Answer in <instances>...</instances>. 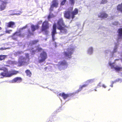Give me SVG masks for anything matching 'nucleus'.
Wrapping results in <instances>:
<instances>
[{
  "instance_id": "1",
  "label": "nucleus",
  "mask_w": 122,
  "mask_h": 122,
  "mask_svg": "<svg viewBox=\"0 0 122 122\" xmlns=\"http://www.w3.org/2000/svg\"><path fill=\"white\" fill-rule=\"evenodd\" d=\"M57 29L60 30V33L62 34H66L68 32L67 28L68 27L65 25L62 18H60L57 20Z\"/></svg>"
},
{
  "instance_id": "2",
  "label": "nucleus",
  "mask_w": 122,
  "mask_h": 122,
  "mask_svg": "<svg viewBox=\"0 0 122 122\" xmlns=\"http://www.w3.org/2000/svg\"><path fill=\"white\" fill-rule=\"evenodd\" d=\"M73 7L70 8V10L65 11L64 12V17L67 19H70L71 18L72 19H74L75 17V15L78 14V9L75 8L74 10Z\"/></svg>"
},
{
  "instance_id": "3",
  "label": "nucleus",
  "mask_w": 122,
  "mask_h": 122,
  "mask_svg": "<svg viewBox=\"0 0 122 122\" xmlns=\"http://www.w3.org/2000/svg\"><path fill=\"white\" fill-rule=\"evenodd\" d=\"M49 28V24L48 21L45 20L42 23L41 26V30L42 31H44L46 34L48 33V30Z\"/></svg>"
},
{
  "instance_id": "4",
  "label": "nucleus",
  "mask_w": 122,
  "mask_h": 122,
  "mask_svg": "<svg viewBox=\"0 0 122 122\" xmlns=\"http://www.w3.org/2000/svg\"><path fill=\"white\" fill-rule=\"evenodd\" d=\"M0 71H3V72H2L6 73V74L12 75L17 74L19 73L18 71H8L7 68L5 67H0Z\"/></svg>"
},
{
  "instance_id": "5",
  "label": "nucleus",
  "mask_w": 122,
  "mask_h": 122,
  "mask_svg": "<svg viewBox=\"0 0 122 122\" xmlns=\"http://www.w3.org/2000/svg\"><path fill=\"white\" fill-rule=\"evenodd\" d=\"M67 51L64 52L65 56L69 58H71V55L74 52V49L73 48H68L66 49Z\"/></svg>"
},
{
  "instance_id": "6",
  "label": "nucleus",
  "mask_w": 122,
  "mask_h": 122,
  "mask_svg": "<svg viewBox=\"0 0 122 122\" xmlns=\"http://www.w3.org/2000/svg\"><path fill=\"white\" fill-rule=\"evenodd\" d=\"M51 3L49 9L50 12L53 11L54 7L57 8L59 5L58 0H53Z\"/></svg>"
},
{
  "instance_id": "7",
  "label": "nucleus",
  "mask_w": 122,
  "mask_h": 122,
  "mask_svg": "<svg viewBox=\"0 0 122 122\" xmlns=\"http://www.w3.org/2000/svg\"><path fill=\"white\" fill-rule=\"evenodd\" d=\"M40 56L41 59L39 61L40 63H41L45 61L47 57V54L46 52L44 51H43L40 54Z\"/></svg>"
},
{
  "instance_id": "8",
  "label": "nucleus",
  "mask_w": 122,
  "mask_h": 122,
  "mask_svg": "<svg viewBox=\"0 0 122 122\" xmlns=\"http://www.w3.org/2000/svg\"><path fill=\"white\" fill-rule=\"evenodd\" d=\"M18 36L23 37V36L19 31L16 32L11 36L12 38L15 40H17Z\"/></svg>"
},
{
  "instance_id": "9",
  "label": "nucleus",
  "mask_w": 122,
  "mask_h": 122,
  "mask_svg": "<svg viewBox=\"0 0 122 122\" xmlns=\"http://www.w3.org/2000/svg\"><path fill=\"white\" fill-rule=\"evenodd\" d=\"M57 33L56 31V23L53 24V29L51 32V35L52 39L53 41H54L55 39V35Z\"/></svg>"
},
{
  "instance_id": "10",
  "label": "nucleus",
  "mask_w": 122,
  "mask_h": 122,
  "mask_svg": "<svg viewBox=\"0 0 122 122\" xmlns=\"http://www.w3.org/2000/svg\"><path fill=\"white\" fill-rule=\"evenodd\" d=\"M25 56L26 58L25 57H23L21 59V60L23 61H19V63L21 66L24 63H26V58L28 59V61H29L30 60V59L29 54L28 53H26L25 54Z\"/></svg>"
},
{
  "instance_id": "11",
  "label": "nucleus",
  "mask_w": 122,
  "mask_h": 122,
  "mask_svg": "<svg viewBox=\"0 0 122 122\" xmlns=\"http://www.w3.org/2000/svg\"><path fill=\"white\" fill-rule=\"evenodd\" d=\"M73 94L72 93L66 94L64 92L61 93L59 94V96H61L64 99H65L71 96Z\"/></svg>"
},
{
  "instance_id": "12",
  "label": "nucleus",
  "mask_w": 122,
  "mask_h": 122,
  "mask_svg": "<svg viewBox=\"0 0 122 122\" xmlns=\"http://www.w3.org/2000/svg\"><path fill=\"white\" fill-rule=\"evenodd\" d=\"M7 1H5L3 3H1L0 5V11H2L4 10L6 8V4L8 3Z\"/></svg>"
},
{
  "instance_id": "13",
  "label": "nucleus",
  "mask_w": 122,
  "mask_h": 122,
  "mask_svg": "<svg viewBox=\"0 0 122 122\" xmlns=\"http://www.w3.org/2000/svg\"><path fill=\"white\" fill-rule=\"evenodd\" d=\"M12 75L6 74V73L1 72L0 73V78H3L4 77H9L12 76Z\"/></svg>"
},
{
  "instance_id": "14",
  "label": "nucleus",
  "mask_w": 122,
  "mask_h": 122,
  "mask_svg": "<svg viewBox=\"0 0 122 122\" xmlns=\"http://www.w3.org/2000/svg\"><path fill=\"white\" fill-rule=\"evenodd\" d=\"M22 79L21 77H17L13 79L12 80V81L14 83L16 82L20 83L22 82Z\"/></svg>"
},
{
  "instance_id": "15",
  "label": "nucleus",
  "mask_w": 122,
  "mask_h": 122,
  "mask_svg": "<svg viewBox=\"0 0 122 122\" xmlns=\"http://www.w3.org/2000/svg\"><path fill=\"white\" fill-rule=\"evenodd\" d=\"M31 28L32 31L34 32L36 30L38 29L39 28V26L38 24L36 25H32L31 26Z\"/></svg>"
},
{
  "instance_id": "16",
  "label": "nucleus",
  "mask_w": 122,
  "mask_h": 122,
  "mask_svg": "<svg viewBox=\"0 0 122 122\" xmlns=\"http://www.w3.org/2000/svg\"><path fill=\"white\" fill-rule=\"evenodd\" d=\"M108 16L107 14L104 12H101L100 15L98 16L99 17L101 18H107Z\"/></svg>"
},
{
  "instance_id": "17",
  "label": "nucleus",
  "mask_w": 122,
  "mask_h": 122,
  "mask_svg": "<svg viewBox=\"0 0 122 122\" xmlns=\"http://www.w3.org/2000/svg\"><path fill=\"white\" fill-rule=\"evenodd\" d=\"M118 38H122V28H119L118 30Z\"/></svg>"
},
{
  "instance_id": "18",
  "label": "nucleus",
  "mask_w": 122,
  "mask_h": 122,
  "mask_svg": "<svg viewBox=\"0 0 122 122\" xmlns=\"http://www.w3.org/2000/svg\"><path fill=\"white\" fill-rule=\"evenodd\" d=\"M67 63L66 61L65 60L59 62V66H67Z\"/></svg>"
},
{
  "instance_id": "19",
  "label": "nucleus",
  "mask_w": 122,
  "mask_h": 122,
  "mask_svg": "<svg viewBox=\"0 0 122 122\" xmlns=\"http://www.w3.org/2000/svg\"><path fill=\"white\" fill-rule=\"evenodd\" d=\"M15 23L13 21H10L7 23V26L8 27L13 28L14 26L15 25Z\"/></svg>"
},
{
  "instance_id": "20",
  "label": "nucleus",
  "mask_w": 122,
  "mask_h": 122,
  "mask_svg": "<svg viewBox=\"0 0 122 122\" xmlns=\"http://www.w3.org/2000/svg\"><path fill=\"white\" fill-rule=\"evenodd\" d=\"M117 9L118 11L122 13V2L117 6Z\"/></svg>"
},
{
  "instance_id": "21",
  "label": "nucleus",
  "mask_w": 122,
  "mask_h": 122,
  "mask_svg": "<svg viewBox=\"0 0 122 122\" xmlns=\"http://www.w3.org/2000/svg\"><path fill=\"white\" fill-rule=\"evenodd\" d=\"M87 86V85L84 84L82 86H81L79 87V89L76 91V93H78L79 92L81 91L82 89L83 88L86 87Z\"/></svg>"
},
{
  "instance_id": "22",
  "label": "nucleus",
  "mask_w": 122,
  "mask_h": 122,
  "mask_svg": "<svg viewBox=\"0 0 122 122\" xmlns=\"http://www.w3.org/2000/svg\"><path fill=\"white\" fill-rule=\"evenodd\" d=\"M26 74V75L29 77H30L31 75V73L30 71L28 69L26 70L25 71Z\"/></svg>"
},
{
  "instance_id": "23",
  "label": "nucleus",
  "mask_w": 122,
  "mask_h": 122,
  "mask_svg": "<svg viewBox=\"0 0 122 122\" xmlns=\"http://www.w3.org/2000/svg\"><path fill=\"white\" fill-rule=\"evenodd\" d=\"M38 41L39 40H34L31 41L30 42V44L32 45H35L36 44Z\"/></svg>"
},
{
  "instance_id": "24",
  "label": "nucleus",
  "mask_w": 122,
  "mask_h": 122,
  "mask_svg": "<svg viewBox=\"0 0 122 122\" xmlns=\"http://www.w3.org/2000/svg\"><path fill=\"white\" fill-rule=\"evenodd\" d=\"M27 27V25H26L25 26H23L22 28H20V29L19 30V32L20 33L22 30L26 28Z\"/></svg>"
},
{
  "instance_id": "25",
  "label": "nucleus",
  "mask_w": 122,
  "mask_h": 122,
  "mask_svg": "<svg viewBox=\"0 0 122 122\" xmlns=\"http://www.w3.org/2000/svg\"><path fill=\"white\" fill-rule=\"evenodd\" d=\"M70 4L72 6L74 5L75 3V0H69Z\"/></svg>"
},
{
  "instance_id": "26",
  "label": "nucleus",
  "mask_w": 122,
  "mask_h": 122,
  "mask_svg": "<svg viewBox=\"0 0 122 122\" xmlns=\"http://www.w3.org/2000/svg\"><path fill=\"white\" fill-rule=\"evenodd\" d=\"M6 56L5 55H0V61L4 60L6 57Z\"/></svg>"
},
{
  "instance_id": "27",
  "label": "nucleus",
  "mask_w": 122,
  "mask_h": 122,
  "mask_svg": "<svg viewBox=\"0 0 122 122\" xmlns=\"http://www.w3.org/2000/svg\"><path fill=\"white\" fill-rule=\"evenodd\" d=\"M67 0H63L61 1L60 3V5L63 6L64 5L66 2Z\"/></svg>"
},
{
  "instance_id": "28",
  "label": "nucleus",
  "mask_w": 122,
  "mask_h": 122,
  "mask_svg": "<svg viewBox=\"0 0 122 122\" xmlns=\"http://www.w3.org/2000/svg\"><path fill=\"white\" fill-rule=\"evenodd\" d=\"M122 69V67L117 66L115 68V69L116 71H119L121 70Z\"/></svg>"
},
{
  "instance_id": "29",
  "label": "nucleus",
  "mask_w": 122,
  "mask_h": 122,
  "mask_svg": "<svg viewBox=\"0 0 122 122\" xmlns=\"http://www.w3.org/2000/svg\"><path fill=\"white\" fill-rule=\"evenodd\" d=\"M27 33L28 35L30 36L31 35H34L33 33L29 29L27 30Z\"/></svg>"
},
{
  "instance_id": "30",
  "label": "nucleus",
  "mask_w": 122,
  "mask_h": 122,
  "mask_svg": "<svg viewBox=\"0 0 122 122\" xmlns=\"http://www.w3.org/2000/svg\"><path fill=\"white\" fill-rule=\"evenodd\" d=\"M54 17V15L53 14H50L48 16V19H50V18Z\"/></svg>"
},
{
  "instance_id": "31",
  "label": "nucleus",
  "mask_w": 122,
  "mask_h": 122,
  "mask_svg": "<svg viewBox=\"0 0 122 122\" xmlns=\"http://www.w3.org/2000/svg\"><path fill=\"white\" fill-rule=\"evenodd\" d=\"M36 50L38 52H40L42 51L43 50V49L41 48L38 47L37 49Z\"/></svg>"
},
{
  "instance_id": "32",
  "label": "nucleus",
  "mask_w": 122,
  "mask_h": 122,
  "mask_svg": "<svg viewBox=\"0 0 122 122\" xmlns=\"http://www.w3.org/2000/svg\"><path fill=\"white\" fill-rule=\"evenodd\" d=\"M120 79H118L117 80H115L114 81H112V84L113 85V84L115 82H118L120 80Z\"/></svg>"
},
{
  "instance_id": "33",
  "label": "nucleus",
  "mask_w": 122,
  "mask_h": 122,
  "mask_svg": "<svg viewBox=\"0 0 122 122\" xmlns=\"http://www.w3.org/2000/svg\"><path fill=\"white\" fill-rule=\"evenodd\" d=\"M110 65L111 66V68H114L115 69L114 66V65L112 63H110Z\"/></svg>"
},
{
  "instance_id": "34",
  "label": "nucleus",
  "mask_w": 122,
  "mask_h": 122,
  "mask_svg": "<svg viewBox=\"0 0 122 122\" xmlns=\"http://www.w3.org/2000/svg\"><path fill=\"white\" fill-rule=\"evenodd\" d=\"M92 47H90L88 49V51L89 52H92Z\"/></svg>"
},
{
  "instance_id": "35",
  "label": "nucleus",
  "mask_w": 122,
  "mask_h": 122,
  "mask_svg": "<svg viewBox=\"0 0 122 122\" xmlns=\"http://www.w3.org/2000/svg\"><path fill=\"white\" fill-rule=\"evenodd\" d=\"M12 31V30H6V33H8L9 34H10V32H11Z\"/></svg>"
},
{
  "instance_id": "36",
  "label": "nucleus",
  "mask_w": 122,
  "mask_h": 122,
  "mask_svg": "<svg viewBox=\"0 0 122 122\" xmlns=\"http://www.w3.org/2000/svg\"><path fill=\"white\" fill-rule=\"evenodd\" d=\"M94 81V79H90L89 80V82L90 83H92Z\"/></svg>"
},
{
  "instance_id": "37",
  "label": "nucleus",
  "mask_w": 122,
  "mask_h": 122,
  "mask_svg": "<svg viewBox=\"0 0 122 122\" xmlns=\"http://www.w3.org/2000/svg\"><path fill=\"white\" fill-rule=\"evenodd\" d=\"M6 49V48H3V47H1L0 48V50H5Z\"/></svg>"
},
{
  "instance_id": "38",
  "label": "nucleus",
  "mask_w": 122,
  "mask_h": 122,
  "mask_svg": "<svg viewBox=\"0 0 122 122\" xmlns=\"http://www.w3.org/2000/svg\"><path fill=\"white\" fill-rule=\"evenodd\" d=\"M117 48L116 47L114 49L113 51V52H115L117 51Z\"/></svg>"
},
{
  "instance_id": "39",
  "label": "nucleus",
  "mask_w": 122,
  "mask_h": 122,
  "mask_svg": "<svg viewBox=\"0 0 122 122\" xmlns=\"http://www.w3.org/2000/svg\"><path fill=\"white\" fill-rule=\"evenodd\" d=\"M5 1H7V0H0V1L2 3H3Z\"/></svg>"
},
{
  "instance_id": "40",
  "label": "nucleus",
  "mask_w": 122,
  "mask_h": 122,
  "mask_svg": "<svg viewBox=\"0 0 122 122\" xmlns=\"http://www.w3.org/2000/svg\"><path fill=\"white\" fill-rule=\"evenodd\" d=\"M102 86L104 88H105L106 87V86L105 85H102Z\"/></svg>"
},
{
  "instance_id": "41",
  "label": "nucleus",
  "mask_w": 122,
  "mask_h": 122,
  "mask_svg": "<svg viewBox=\"0 0 122 122\" xmlns=\"http://www.w3.org/2000/svg\"><path fill=\"white\" fill-rule=\"evenodd\" d=\"M110 86L111 87H113V85L112 84L111 85H110Z\"/></svg>"
},
{
  "instance_id": "42",
  "label": "nucleus",
  "mask_w": 122,
  "mask_h": 122,
  "mask_svg": "<svg viewBox=\"0 0 122 122\" xmlns=\"http://www.w3.org/2000/svg\"><path fill=\"white\" fill-rule=\"evenodd\" d=\"M1 23V22L0 21V24ZM2 29V28L1 27H0V30H1Z\"/></svg>"
}]
</instances>
